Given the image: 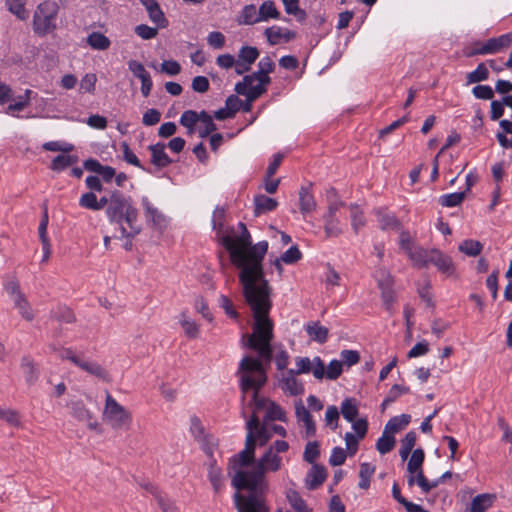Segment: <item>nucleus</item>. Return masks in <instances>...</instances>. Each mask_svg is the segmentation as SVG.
I'll list each match as a JSON object with an SVG mask.
<instances>
[{"label": "nucleus", "mask_w": 512, "mask_h": 512, "mask_svg": "<svg viewBox=\"0 0 512 512\" xmlns=\"http://www.w3.org/2000/svg\"><path fill=\"white\" fill-rule=\"evenodd\" d=\"M242 289L254 319L252 333L242 336L243 346L255 351L264 362L270 363L273 357L271 342L274 338V323L269 317L272 288L268 281H262L255 285L247 284Z\"/></svg>", "instance_id": "f257e3e1"}, {"label": "nucleus", "mask_w": 512, "mask_h": 512, "mask_svg": "<svg viewBox=\"0 0 512 512\" xmlns=\"http://www.w3.org/2000/svg\"><path fill=\"white\" fill-rule=\"evenodd\" d=\"M240 235H225L220 243L229 252L232 264L240 269L239 281L244 287L268 281L263 270V259L268 250V242L260 241L252 245L251 235L243 222H239Z\"/></svg>", "instance_id": "f03ea898"}, {"label": "nucleus", "mask_w": 512, "mask_h": 512, "mask_svg": "<svg viewBox=\"0 0 512 512\" xmlns=\"http://www.w3.org/2000/svg\"><path fill=\"white\" fill-rule=\"evenodd\" d=\"M281 467L282 457L267 449L250 471H238L232 476V486L236 490L267 492L269 483L266 474L277 472Z\"/></svg>", "instance_id": "7ed1b4c3"}, {"label": "nucleus", "mask_w": 512, "mask_h": 512, "mask_svg": "<svg viewBox=\"0 0 512 512\" xmlns=\"http://www.w3.org/2000/svg\"><path fill=\"white\" fill-rule=\"evenodd\" d=\"M110 222L120 224L122 237L134 238L141 232L138 222V210L132 205L131 199L119 190L111 192V203L106 208Z\"/></svg>", "instance_id": "20e7f679"}, {"label": "nucleus", "mask_w": 512, "mask_h": 512, "mask_svg": "<svg viewBox=\"0 0 512 512\" xmlns=\"http://www.w3.org/2000/svg\"><path fill=\"white\" fill-rule=\"evenodd\" d=\"M263 359L245 356L242 358L238 373H241L240 388L243 393L248 390H254V397L256 398L257 392L266 383L267 376L263 366Z\"/></svg>", "instance_id": "39448f33"}, {"label": "nucleus", "mask_w": 512, "mask_h": 512, "mask_svg": "<svg viewBox=\"0 0 512 512\" xmlns=\"http://www.w3.org/2000/svg\"><path fill=\"white\" fill-rule=\"evenodd\" d=\"M58 6L55 2H41L33 15V30L39 36H46L56 29Z\"/></svg>", "instance_id": "423d86ee"}, {"label": "nucleus", "mask_w": 512, "mask_h": 512, "mask_svg": "<svg viewBox=\"0 0 512 512\" xmlns=\"http://www.w3.org/2000/svg\"><path fill=\"white\" fill-rule=\"evenodd\" d=\"M103 420L113 429H127L131 424V414L109 393L106 396Z\"/></svg>", "instance_id": "0eeeda50"}, {"label": "nucleus", "mask_w": 512, "mask_h": 512, "mask_svg": "<svg viewBox=\"0 0 512 512\" xmlns=\"http://www.w3.org/2000/svg\"><path fill=\"white\" fill-rule=\"evenodd\" d=\"M256 436L247 433L245 440V448L230 458L228 463V472L249 471L244 469L255 462Z\"/></svg>", "instance_id": "6e6552de"}, {"label": "nucleus", "mask_w": 512, "mask_h": 512, "mask_svg": "<svg viewBox=\"0 0 512 512\" xmlns=\"http://www.w3.org/2000/svg\"><path fill=\"white\" fill-rule=\"evenodd\" d=\"M237 490L234 495L235 505L238 512H269V507L265 501V493L259 491H248L244 495Z\"/></svg>", "instance_id": "1a4fd4ad"}, {"label": "nucleus", "mask_w": 512, "mask_h": 512, "mask_svg": "<svg viewBox=\"0 0 512 512\" xmlns=\"http://www.w3.org/2000/svg\"><path fill=\"white\" fill-rule=\"evenodd\" d=\"M140 3L145 7L149 19L159 28H166L169 24L157 0H140Z\"/></svg>", "instance_id": "9d476101"}, {"label": "nucleus", "mask_w": 512, "mask_h": 512, "mask_svg": "<svg viewBox=\"0 0 512 512\" xmlns=\"http://www.w3.org/2000/svg\"><path fill=\"white\" fill-rule=\"evenodd\" d=\"M384 278L378 280V286L381 290V297L385 308L388 311L392 310L393 304L395 303V293L392 289L393 279L388 273H383Z\"/></svg>", "instance_id": "9b49d317"}, {"label": "nucleus", "mask_w": 512, "mask_h": 512, "mask_svg": "<svg viewBox=\"0 0 512 512\" xmlns=\"http://www.w3.org/2000/svg\"><path fill=\"white\" fill-rule=\"evenodd\" d=\"M87 171L101 175L104 182L109 183L116 175V170L111 166H104L98 160L90 158L84 161Z\"/></svg>", "instance_id": "f8f14e48"}, {"label": "nucleus", "mask_w": 512, "mask_h": 512, "mask_svg": "<svg viewBox=\"0 0 512 512\" xmlns=\"http://www.w3.org/2000/svg\"><path fill=\"white\" fill-rule=\"evenodd\" d=\"M512 44V33L503 34L499 37L488 39L483 43L482 52L487 54H495L500 50L509 47Z\"/></svg>", "instance_id": "ddd939ff"}, {"label": "nucleus", "mask_w": 512, "mask_h": 512, "mask_svg": "<svg viewBox=\"0 0 512 512\" xmlns=\"http://www.w3.org/2000/svg\"><path fill=\"white\" fill-rule=\"evenodd\" d=\"M164 143H156L148 147L151 152V162L158 168H165L172 163V159L165 152Z\"/></svg>", "instance_id": "4468645a"}, {"label": "nucleus", "mask_w": 512, "mask_h": 512, "mask_svg": "<svg viewBox=\"0 0 512 512\" xmlns=\"http://www.w3.org/2000/svg\"><path fill=\"white\" fill-rule=\"evenodd\" d=\"M264 34L267 37V41L270 45H276L281 40H284V42H289L296 38V32L288 29L283 30L280 27L266 28Z\"/></svg>", "instance_id": "2eb2a0df"}, {"label": "nucleus", "mask_w": 512, "mask_h": 512, "mask_svg": "<svg viewBox=\"0 0 512 512\" xmlns=\"http://www.w3.org/2000/svg\"><path fill=\"white\" fill-rule=\"evenodd\" d=\"M234 90L238 95L249 96V100H257L260 96L266 93L267 88L262 87L259 83L257 85H253L252 82L246 83L244 81H240L236 83Z\"/></svg>", "instance_id": "dca6fc26"}, {"label": "nucleus", "mask_w": 512, "mask_h": 512, "mask_svg": "<svg viewBox=\"0 0 512 512\" xmlns=\"http://www.w3.org/2000/svg\"><path fill=\"white\" fill-rule=\"evenodd\" d=\"M295 415L298 421L304 423L307 436H314L316 433L315 422L309 412V410L303 405L302 401L299 400L295 404Z\"/></svg>", "instance_id": "f3484780"}, {"label": "nucleus", "mask_w": 512, "mask_h": 512, "mask_svg": "<svg viewBox=\"0 0 512 512\" xmlns=\"http://www.w3.org/2000/svg\"><path fill=\"white\" fill-rule=\"evenodd\" d=\"M141 204L145 211L147 221L150 222L153 227L162 228L165 225L164 215L152 205L147 197L142 198Z\"/></svg>", "instance_id": "a211bd4d"}, {"label": "nucleus", "mask_w": 512, "mask_h": 512, "mask_svg": "<svg viewBox=\"0 0 512 512\" xmlns=\"http://www.w3.org/2000/svg\"><path fill=\"white\" fill-rule=\"evenodd\" d=\"M326 477V468L323 465L314 464L309 473L307 474L306 487L309 490L317 489L325 482Z\"/></svg>", "instance_id": "6ab92c4d"}, {"label": "nucleus", "mask_w": 512, "mask_h": 512, "mask_svg": "<svg viewBox=\"0 0 512 512\" xmlns=\"http://www.w3.org/2000/svg\"><path fill=\"white\" fill-rule=\"evenodd\" d=\"M424 459L425 453L423 449L418 448L412 452V455L407 464V470L410 473V476L407 479V483L410 487H412L415 484L414 474L417 471L422 470V464L424 462Z\"/></svg>", "instance_id": "aec40b11"}, {"label": "nucleus", "mask_w": 512, "mask_h": 512, "mask_svg": "<svg viewBox=\"0 0 512 512\" xmlns=\"http://www.w3.org/2000/svg\"><path fill=\"white\" fill-rule=\"evenodd\" d=\"M208 479L216 494H219L224 488V475L222 469L217 466L216 460L211 458L208 468Z\"/></svg>", "instance_id": "412c9836"}, {"label": "nucleus", "mask_w": 512, "mask_h": 512, "mask_svg": "<svg viewBox=\"0 0 512 512\" xmlns=\"http://www.w3.org/2000/svg\"><path fill=\"white\" fill-rule=\"evenodd\" d=\"M305 331L311 340L323 344L327 341L329 330L322 326L319 321H311L305 325Z\"/></svg>", "instance_id": "4be33fe9"}, {"label": "nucleus", "mask_w": 512, "mask_h": 512, "mask_svg": "<svg viewBox=\"0 0 512 512\" xmlns=\"http://www.w3.org/2000/svg\"><path fill=\"white\" fill-rule=\"evenodd\" d=\"M407 255L413 262L414 266L424 268L430 264L432 250H426L422 247L414 246L412 249H409Z\"/></svg>", "instance_id": "5701e85b"}, {"label": "nucleus", "mask_w": 512, "mask_h": 512, "mask_svg": "<svg viewBox=\"0 0 512 512\" xmlns=\"http://www.w3.org/2000/svg\"><path fill=\"white\" fill-rule=\"evenodd\" d=\"M430 263L435 265L441 272L451 275L454 272V264L452 259L441 253L439 250H432Z\"/></svg>", "instance_id": "b1692460"}, {"label": "nucleus", "mask_w": 512, "mask_h": 512, "mask_svg": "<svg viewBox=\"0 0 512 512\" xmlns=\"http://www.w3.org/2000/svg\"><path fill=\"white\" fill-rule=\"evenodd\" d=\"M317 207L315 198L309 187H301L299 190V208L302 214L313 212Z\"/></svg>", "instance_id": "393cba45"}, {"label": "nucleus", "mask_w": 512, "mask_h": 512, "mask_svg": "<svg viewBox=\"0 0 512 512\" xmlns=\"http://www.w3.org/2000/svg\"><path fill=\"white\" fill-rule=\"evenodd\" d=\"M75 365L78 366L83 371H85L86 373L96 376L102 380H106L108 377L107 371L96 361L78 358L77 363Z\"/></svg>", "instance_id": "a878e982"}, {"label": "nucleus", "mask_w": 512, "mask_h": 512, "mask_svg": "<svg viewBox=\"0 0 512 512\" xmlns=\"http://www.w3.org/2000/svg\"><path fill=\"white\" fill-rule=\"evenodd\" d=\"M278 202L271 197L260 194L254 197V214L259 216L263 213L273 211L277 208Z\"/></svg>", "instance_id": "bb28decb"}, {"label": "nucleus", "mask_w": 512, "mask_h": 512, "mask_svg": "<svg viewBox=\"0 0 512 512\" xmlns=\"http://www.w3.org/2000/svg\"><path fill=\"white\" fill-rule=\"evenodd\" d=\"M71 413H72V416L75 417L78 421L86 422L90 429L96 428L97 423L91 422L92 414L85 407L83 402H81V401L72 402L71 403Z\"/></svg>", "instance_id": "cd10ccee"}, {"label": "nucleus", "mask_w": 512, "mask_h": 512, "mask_svg": "<svg viewBox=\"0 0 512 512\" xmlns=\"http://www.w3.org/2000/svg\"><path fill=\"white\" fill-rule=\"evenodd\" d=\"M496 500L495 494L483 493L475 496L470 505V512H485Z\"/></svg>", "instance_id": "c85d7f7f"}, {"label": "nucleus", "mask_w": 512, "mask_h": 512, "mask_svg": "<svg viewBox=\"0 0 512 512\" xmlns=\"http://www.w3.org/2000/svg\"><path fill=\"white\" fill-rule=\"evenodd\" d=\"M260 22L259 11L257 12L255 5H245L237 17L239 25H253Z\"/></svg>", "instance_id": "c756f323"}, {"label": "nucleus", "mask_w": 512, "mask_h": 512, "mask_svg": "<svg viewBox=\"0 0 512 512\" xmlns=\"http://www.w3.org/2000/svg\"><path fill=\"white\" fill-rule=\"evenodd\" d=\"M411 420V416L409 414H402L400 416L392 417L385 425L384 431L393 435L394 433L399 432L404 429Z\"/></svg>", "instance_id": "7c9ffc66"}, {"label": "nucleus", "mask_w": 512, "mask_h": 512, "mask_svg": "<svg viewBox=\"0 0 512 512\" xmlns=\"http://www.w3.org/2000/svg\"><path fill=\"white\" fill-rule=\"evenodd\" d=\"M88 45L95 50L103 51L110 47V39L100 32H92L86 39Z\"/></svg>", "instance_id": "2f4dec72"}, {"label": "nucleus", "mask_w": 512, "mask_h": 512, "mask_svg": "<svg viewBox=\"0 0 512 512\" xmlns=\"http://www.w3.org/2000/svg\"><path fill=\"white\" fill-rule=\"evenodd\" d=\"M286 497L294 512H312L296 490L289 489L286 493Z\"/></svg>", "instance_id": "473e14b6"}, {"label": "nucleus", "mask_w": 512, "mask_h": 512, "mask_svg": "<svg viewBox=\"0 0 512 512\" xmlns=\"http://www.w3.org/2000/svg\"><path fill=\"white\" fill-rule=\"evenodd\" d=\"M375 213L381 229H395L399 226L397 218L393 214L386 212L384 209H377Z\"/></svg>", "instance_id": "72a5a7b5"}, {"label": "nucleus", "mask_w": 512, "mask_h": 512, "mask_svg": "<svg viewBox=\"0 0 512 512\" xmlns=\"http://www.w3.org/2000/svg\"><path fill=\"white\" fill-rule=\"evenodd\" d=\"M180 325L188 338L195 339L199 336L200 329L198 324L191 320L185 312H182L180 315Z\"/></svg>", "instance_id": "f704fd0d"}, {"label": "nucleus", "mask_w": 512, "mask_h": 512, "mask_svg": "<svg viewBox=\"0 0 512 512\" xmlns=\"http://www.w3.org/2000/svg\"><path fill=\"white\" fill-rule=\"evenodd\" d=\"M260 22L267 21L269 19H279L280 12L275 6L272 0L264 1L259 8Z\"/></svg>", "instance_id": "c9c22d12"}, {"label": "nucleus", "mask_w": 512, "mask_h": 512, "mask_svg": "<svg viewBox=\"0 0 512 512\" xmlns=\"http://www.w3.org/2000/svg\"><path fill=\"white\" fill-rule=\"evenodd\" d=\"M341 413L348 422H353L359 414L356 400L346 398L341 404Z\"/></svg>", "instance_id": "e433bc0d"}, {"label": "nucleus", "mask_w": 512, "mask_h": 512, "mask_svg": "<svg viewBox=\"0 0 512 512\" xmlns=\"http://www.w3.org/2000/svg\"><path fill=\"white\" fill-rule=\"evenodd\" d=\"M395 444L394 436L383 431L382 436L376 442V449L380 454L385 455L394 449Z\"/></svg>", "instance_id": "4c0bfd02"}, {"label": "nucleus", "mask_w": 512, "mask_h": 512, "mask_svg": "<svg viewBox=\"0 0 512 512\" xmlns=\"http://www.w3.org/2000/svg\"><path fill=\"white\" fill-rule=\"evenodd\" d=\"M283 389L289 392L290 395L297 396L304 393L303 384L295 378V375L287 376L283 379Z\"/></svg>", "instance_id": "58836bf2"}, {"label": "nucleus", "mask_w": 512, "mask_h": 512, "mask_svg": "<svg viewBox=\"0 0 512 512\" xmlns=\"http://www.w3.org/2000/svg\"><path fill=\"white\" fill-rule=\"evenodd\" d=\"M77 161L78 157L75 155H58L52 160L50 168L58 172L63 171Z\"/></svg>", "instance_id": "ea45409f"}, {"label": "nucleus", "mask_w": 512, "mask_h": 512, "mask_svg": "<svg viewBox=\"0 0 512 512\" xmlns=\"http://www.w3.org/2000/svg\"><path fill=\"white\" fill-rule=\"evenodd\" d=\"M375 472V466L370 463H362L359 471V483L358 486L361 489H368L370 486V479Z\"/></svg>", "instance_id": "a19ab883"}, {"label": "nucleus", "mask_w": 512, "mask_h": 512, "mask_svg": "<svg viewBox=\"0 0 512 512\" xmlns=\"http://www.w3.org/2000/svg\"><path fill=\"white\" fill-rule=\"evenodd\" d=\"M458 249L467 256L476 257L481 253L483 245L477 240L467 239L459 245Z\"/></svg>", "instance_id": "79ce46f5"}, {"label": "nucleus", "mask_w": 512, "mask_h": 512, "mask_svg": "<svg viewBox=\"0 0 512 512\" xmlns=\"http://www.w3.org/2000/svg\"><path fill=\"white\" fill-rule=\"evenodd\" d=\"M25 4L26 0H6L7 9L20 20H26L28 18Z\"/></svg>", "instance_id": "37998d69"}, {"label": "nucleus", "mask_w": 512, "mask_h": 512, "mask_svg": "<svg viewBox=\"0 0 512 512\" xmlns=\"http://www.w3.org/2000/svg\"><path fill=\"white\" fill-rule=\"evenodd\" d=\"M466 197V191L445 194L439 197V203L443 207H455L460 205Z\"/></svg>", "instance_id": "c03bdc74"}, {"label": "nucleus", "mask_w": 512, "mask_h": 512, "mask_svg": "<svg viewBox=\"0 0 512 512\" xmlns=\"http://www.w3.org/2000/svg\"><path fill=\"white\" fill-rule=\"evenodd\" d=\"M489 71L484 63H480L475 70L468 73L466 76L467 84L479 83L487 80Z\"/></svg>", "instance_id": "a18cd8bd"}, {"label": "nucleus", "mask_w": 512, "mask_h": 512, "mask_svg": "<svg viewBox=\"0 0 512 512\" xmlns=\"http://www.w3.org/2000/svg\"><path fill=\"white\" fill-rule=\"evenodd\" d=\"M52 317L62 323H73L76 320L74 312L66 306H60L53 310Z\"/></svg>", "instance_id": "49530a36"}, {"label": "nucleus", "mask_w": 512, "mask_h": 512, "mask_svg": "<svg viewBox=\"0 0 512 512\" xmlns=\"http://www.w3.org/2000/svg\"><path fill=\"white\" fill-rule=\"evenodd\" d=\"M320 456V445L318 441L308 442L305 446L303 459L309 464H315Z\"/></svg>", "instance_id": "de8ad7c7"}, {"label": "nucleus", "mask_w": 512, "mask_h": 512, "mask_svg": "<svg viewBox=\"0 0 512 512\" xmlns=\"http://www.w3.org/2000/svg\"><path fill=\"white\" fill-rule=\"evenodd\" d=\"M324 230L326 238L338 237L342 234V229L339 226L337 219L333 216H324Z\"/></svg>", "instance_id": "09e8293b"}, {"label": "nucleus", "mask_w": 512, "mask_h": 512, "mask_svg": "<svg viewBox=\"0 0 512 512\" xmlns=\"http://www.w3.org/2000/svg\"><path fill=\"white\" fill-rule=\"evenodd\" d=\"M13 301L24 319L27 321H32L34 319V314L30 304L24 295H17V299H14Z\"/></svg>", "instance_id": "8fccbe9b"}, {"label": "nucleus", "mask_w": 512, "mask_h": 512, "mask_svg": "<svg viewBox=\"0 0 512 512\" xmlns=\"http://www.w3.org/2000/svg\"><path fill=\"white\" fill-rule=\"evenodd\" d=\"M200 120V113L193 110L184 111L180 117V124L193 133L195 124Z\"/></svg>", "instance_id": "3c124183"}, {"label": "nucleus", "mask_w": 512, "mask_h": 512, "mask_svg": "<svg viewBox=\"0 0 512 512\" xmlns=\"http://www.w3.org/2000/svg\"><path fill=\"white\" fill-rule=\"evenodd\" d=\"M282 2L287 14L294 15L299 21L305 20L306 12L299 8L298 0H282Z\"/></svg>", "instance_id": "603ef678"}, {"label": "nucleus", "mask_w": 512, "mask_h": 512, "mask_svg": "<svg viewBox=\"0 0 512 512\" xmlns=\"http://www.w3.org/2000/svg\"><path fill=\"white\" fill-rule=\"evenodd\" d=\"M204 124V129L199 132L201 138H205L217 129L211 115L206 111L200 112V120Z\"/></svg>", "instance_id": "864d4df0"}, {"label": "nucleus", "mask_w": 512, "mask_h": 512, "mask_svg": "<svg viewBox=\"0 0 512 512\" xmlns=\"http://www.w3.org/2000/svg\"><path fill=\"white\" fill-rule=\"evenodd\" d=\"M259 57V50L253 46H243L238 53V58L246 64H253Z\"/></svg>", "instance_id": "5fc2aeb1"}, {"label": "nucleus", "mask_w": 512, "mask_h": 512, "mask_svg": "<svg viewBox=\"0 0 512 512\" xmlns=\"http://www.w3.org/2000/svg\"><path fill=\"white\" fill-rule=\"evenodd\" d=\"M327 197L329 201L328 211L325 216H333L335 217L336 212L344 206V203L337 198V191L334 188H331L327 192Z\"/></svg>", "instance_id": "6e6d98bb"}, {"label": "nucleus", "mask_w": 512, "mask_h": 512, "mask_svg": "<svg viewBox=\"0 0 512 512\" xmlns=\"http://www.w3.org/2000/svg\"><path fill=\"white\" fill-rule=\"evenodd\" d=\"M351 224L355 233H358L359 229L365 225V218L363 212L357 205H351Z\"/></svg>", "instance_id": "4d7b16f0"}, {"label": "nucleus", "mask_w": 512, "mask_h": 512, "mask_svg": "<svg viewBox=\"0 0 512 512\" xmlns=\"http://www.w3.org/2000/svg\"><path fill=\"white\" fill-rule=\"evenodd\" d=\"M265 419L271 421L279 420L284 422L286 421V413L278 404L271 402L267 410Z\"/></svg>", "instance_id": "13d9d810"}, {"label": "nucleus", "mask_w": 512, "mask_h": 512, "mask_svg": "<svg viewBox=\"0 0 512 512\" xmlns=\"http://www.w3.org/2000/svg\"><path fill=\"white\" fill-rule=\"evenodd\" d=\"M159 27H150L146 24H140L135 27V33L144 40H150L157 36Z\"/></svg>", "instance_id": "bf43d9fd"}, {"label": "nucleus", "mask_w": 512, "mask_h": 512, "mask_svg": "<svg viewBox=\"0 0 512 512\" xmlns=\"http://www.w3.org/2000/svg\"><path fill=\"white\" fill-rule=\"evenodd\" d=\"M347 452L342 447H334L332 449L329 464L333 467L341 466L345 463Z\"/></svg>", "instance_id": "052dcab7"}, {"label": "nucleus", "mask_w": 512, "mask_h": 512, "mask_svg": "<svg viewBox=\"0 0 512 512\" xmlns=\"http://www.w3.org/2000/svg\"><path fill=\"white\" fill-rule=\"evenodd\" d=\"M301 258H302V253L296 245L291 246L281 256L282 262H284L286 264H294V263L298 262Z\"/></svg>", "instance_id": "680f3d73"}, {"label": "nucleus", "mask_w": 512, "mask_h": 512, "mask_svg": "<svg viewBox=\"0 0 512 512\" xmlns=\"http://www.w3.org/2000/svg\"><path fill=\"white\" fill-rule=\"evenodd\" d=\"M415 483L421 488L424 493H429L432 489L437 487V482L428 481L425 477L423 470L416 472Z\"/></svg>", "instance_id": "e2e57ef3"}, {"label": "nucleus", "mask_w": 512, "mask_h": 512, "mask_svg": "<svg viewBox=\"0 0 512 512\" xmlns=\"http://www.w3.org/2000/svg\"><path fill=\"white\" fill-rule=\"evenodd\" d=\"M342 371V362L334 359L328 364L325 376L329 380H336L342 374Z\"/></svg>", "instance_id": "0e129e2a"}, {"label": "nucleus", "mask_w": 512, "mask_h": 512, "mask_svg": "<svg viewBox=\"0 0 512 512\" xmlns=\"http://www.w3.org/2000/svg\"><path fill=\"white\" fill-rule=\"evenodd\" d=\"M339 420V410L336 406L331 405L328 406L325 413V421L328 426L331 427L332 430H335L338 427Z\"/></svg>", "instance_id": "69168bd1"}, {"label": "nucleus", "mask_w": 512, "mask_h": 512, "mask_svg": "<svg viewBox=\"0 0 512 512\" xmlns=\"http://www.w3.org/2000/svg\"><path fill=\"white\" fill-rule=\"evenodd\" d=\"M161 113L155 108L148 109L142 117V123L145 126H154L160 122Z\"/></svg>", "instance_id": "338daca9"}, {"label": "nucleus", "mask_w": 512, "mask_h": 512, "mask_svg": "<svg viewBox=\"0 0 512 512\" xmlns=\"http://www.w3.org/2000/svg\"><path fill=\"white\" fill-rule=\"evenodd\" d=\"M473 95L477 99L491 100L494 97L493 89L488 85H477L472 89Z\"/></svg>", "instance_id": "774afa93"}]
</instances>
